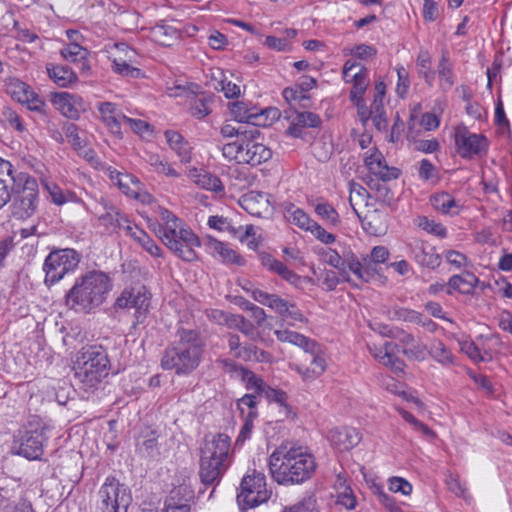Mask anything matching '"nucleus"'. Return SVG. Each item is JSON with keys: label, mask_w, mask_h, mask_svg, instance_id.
<instances>
[{"label": "nucleus", "mask_w": 512, "mask_h": 512, "mask_svg": "<svg viewBox=\"0 0 512 512\" xmlns=\"http://www.w3.org/2000/svg\"><path fill=\"white\" fill-rule=\"evenodd\" d=\"M365 165L368 170L383 182L397 179L400 175L399 169L389 167L380 152H375L365 158Z\"/></svg>", "instance_id": "b1692460"}, {"label": "nucleus", "mask_w": 512, "mask_h": 512, "mask_svg": "<svg viewBox=\"0 0 512 512\" xmlns=\"http://www.w3.org/2000/svg\"><path fill=\"white\" fill-rule=\"evenodd\" d=\"M260 395L265 396L269 402H275L280 406L287 407V394L282 390L272 388L266 384Z\"/></svg>", "instance_id": "338daca9"}, {"label": "nucleus", "mask_w": 512, "mask_h": 512, "mask_svg": "<svg viewBox=\"0 0 512 512\" xmlns=\"http://www.w3.org/2000/svg\"><path fill=\"white\" fill-rule=\"evenodd\" d=\"M46 69L50 79L60 87H67L78 79L74 71L67 66L48 64Z\"/></svg>", "instance_id": "f704fd0d"}, {"label": "nucleus", "mask_w": 512, "mask_h": 512, "mask_svg": "<svg viewBox=\"0 0 512 512\" xmlns=\"http://www.w3.org/2000/svg\"><path fill=\"white\" fill-rule=\"evenodd\" d=\"M416 225L422 230L426 231L429 234H432L438 238H446L447 229L441 223L436 222L433 219H430L426 216H419L415 220Z\"/></svg>", "instance_id": "49530a36"}, {"label": "nucleus", "mask_w": 512, "mask_h": 512, "mask_svg": "<svg viewBox=\"0 0 512 512\" xmlns=\"http://www.w3.org/2000/svg\"><path fill=\"white\" fill-rule=\"evenodd\" d=\"M111 289L112 283L106 273L89 271L75 279L65 294V305L75 312L90 313L106 301Z\"/></svg>", "instance_id": "f03ea898"}, {"label": "nucleus", "mask_w": 512, "mask_h": 512, "mask_svg": "<svg viewBox=\"0 0 512 512\" xmlns=\"http://www.w3.org/2000/svg\"><path fill=\"white\" fill-rule=\"evenodd\" d=\"M399 345L394 342H385L382 346H368L370 353L381 364L389 367L395 374L399 375L404 371V362L395 356Z\"/></svg>", "instance_id": "a211bd4d"}, {"label": "nucleus", "mask_w": 512, "mask_h": 512, "mask_svg": "<svg viewBox=\"0 0 512 512\" xmlns=\"http://www.w3.org/2000/svg\"><path fill=\"white\" fill-rule=\"evenodd\" d=\"M81 258V254L72 248L53 249L46 256L43 263L44 284L51 287L66 275L73 273L77 269Z\"/></svg>", "instance_id": "39448f33"}, {"label": "nucleus", "mask_w": 512, "mask_h": 512, "mask_svg": "<svg viewBox=\"0 0 512 512\" xmlns=\"http://www.w3.org/2000/svg\"><path fill=\"white\" fill-rule=\"evenodd\" d=\"M158 433L156 430L145 429L136 442V452L143 458H155L159 455Z\"/></svg>", "instance_id": "bb28decb"}, {"label": "nucleus", "mask_w": 512, "mask_h": 512, "mask_svg": "<svg viewBox=\"0 0 512 512\" xmlns=\"http://www.w3.org/2000/svg\"><path fill=\"white\" fill-rule=\"evenodd\" d=\"M270 498L266 478L261 472L253 471L243 477L237 501L243 508H255Z\"/></svg>", "instance_id": "6e6552de"}, {"label": "nucleus", "mask_w": 512, "mask_h": 512, "mask_svg": "<svg viewBox=\"0 0 512 512\" xmlns=\"http://www.w3.org/2000/svg\"><path fill=\"white\" fill-rule=\"evenodd\" d=\"M201 456L204 459H211L231 464L230 437L223 433L210 434L205 436Z\"/></svg>", "instance_id": "2eb2a0df"}, {"label": "nucleus", "mask_w": 512, "mask_h": 512, "mask_svg": "<svg viewBox=\"0 0 512 512\" xmlns=\"http://www.w3.org/2000/svg\"><path fill=\"white\" fill-rule=\"evenodd\" d=\"M477 283L478 278L473 273L466 272L461 275H454L448 281L449 289L447 293L451 294V290H456L462 294H471Z\"/></svg>", "instance_id": "72a5a7b5"}, {"label": "nucleus", "mask_w": 512, "mask_h": 512, "mask_svg": "<svg viewBox=\"0 0 512 512\" xmlns=\"http://www.w3.org/2000/svg\"><path fill=\"white\" fill-rule=\"evenodd\" d=\"M268 203L267 195L256 191H250L240 199L242 208L254 216H261L263 210H267Z\"/></svg>", "instance_id": "473e14b6"}, {"label": "nucleus", "mask_w": 512, "mask_h": 512, "mask_svg": "<svg viewBox=\"0 0 512 512\" xmlns=\"http://www.w3.org/2000/svg\"><path fill=\"white\" fill-rule=\"evenodd\" d=\"M285 216L289 222L305 231H309L316 222L302 209L295 207L293 204H289V206L285 208Z\"/></svg>", "instance_id": "ea45409f"}, {"label": "nucleus", "mask_w": 512, "mask_h": 512, "mask_svg": "<svg viewBox=\"0 0 512 512\" xmlns=\"http://www.w3.org/2000/svg\"><path fill=\"white\" fill-rule=\"evenodd\" d=\"M248 140L246 139V142ZM244 143L245 140L243 139V142L241 140H232L223 144L221 148L223 156L228 160H235L239 163L243 162L241 156L242 152H244Z\"/></svg>", "instance_id": "603ef678"}, {"label": "nucleus", "mask_w": 512, "mask_h": 512, "mask_svg": "<svg viewBox=\"0 0 512 512\" xmlns=\"http://www.w3.org/2000/svg\"><path fill=\"white\" fill-rule=\"evenodd\" d=\"M430 356L441 364H450L453 362V355L445 344L436 340L431 344L429 349Z\"/></svg>", "instance_id": "864d4df0"}, {"label": "nucleus", "mask_w": 512, "mask_h": 512, "mask_svg": "<svg viewBox=\"0 0 512 512\" xmlns=\"http://www.w3.org/2000/svg\"><path fill=\"white\" fill-rule=\"evenodd\" d=\"M112 69L115 73L124 77L136 79L142 75V72L139 68L131 66L125 60L122 59L115 58L112 61Z\"/></svg>", "instance_id": "bf43d9fd"}, {"label": "nucleus", "mask_w": 512, "mask_h": 512, "mask_svg": "<svg viewBox=\"0 0 512 512\" xmlns=\"http://www.w3.org/2000/svg\"><path fill=\"white\" fill-rule=\"evenodd\" d=\"M283 512H319L315 496L308 495L291 507L285 508Z\"/></svg>", "instance_id": "e2e57ef3"}, {"label": "nucleus", "mask_w": 512, "mask_h": 512, "mask_svg": "<svg viewBox=\"0 0 512 512\" xmlns=\"http://www.w3.org/2000/svg\"><path fill=\"white\" fill-rule=\"evenodd\" d=\"M227 325L230 328L237 329L246 336H251L254 331L253 325L240 315H230V319Z\"/></svg>", "instance_id": "0e129e2a"}, {"label": "nucleus", "mask_w": 512, "mask_h": 512, "mask_svg": "<svg viewBox=\"0 0 512 512\" xmlns=\"http://www.w3.org/2000/svg\"><path fill=\"white\" fill-rule=\"evenodd\" d=\"M63 130L66 138L68 139L69 143L74 147V149L79 150L83 148L84 142L79 136L78 127L75 124L65 123Z\"/></svg>", "instance_id": "774afa93"}, {"label": "nucleus", "mask_w": 512, "mask_h": 512, "mask_svg": "<svg viewBox=\"0 0 512 512\" xmlns=\"http://www.w3.org/2000/svg\"><path fill=\"white\" fill-rule=\"evenodd\" d=\"M330 440L339 450L346 451L360 443L361 434L356 428L341 427L330 432Z\"/></svg>", "instance_id": "393cba45"}, {"label": "nucleus", "mask_w": 512, "mask_h": 512, "mask_svg": "<svg viewBox=\"0 0 512 512\" xmlns=\"http://www.w3.org/2000/svg\"><path fill=\"white\" fill-rule=\"evenodd\" d=\"M220 134L223 138L227 140H241L243 142V139H252L253 137V131H251V126H245V125H238L233 126L230 123H226L221 126L220 128Z\"/></svg>", "instance_id": "a19ab883"}, {"label": "nucleus", "mask_w": 512, "mask_h": 512, "mask_svg": "<svg viewBox=\"0 0 512 512\" xmlns=\"http://www.w3.org/2000/svg\"><path fill=\"white\" fill-rule=\"evenodd\" d=\"M150 306V293L145 286L125 289L115 301L119 309H135L136 324L144 322Z\"/></svg>", "instance_id": "9b49d317"}, {"label": "nucleus", "mask_w": 512, "mask_h": 512, "mask_svg": "<svg viewBox=\"0 0 512 512\" xmlns=\"http://www.w3.org/2000/svg\"><path fill=\"white\" fill-rule=\"evenodd\" d=\"M11 214L18 220H26L34 215L39 203L37 180L30 175L18 179V187L13 192Z\"/></svg>", "instance_id": "423d86ee"}, {"label": "nucleus", "mask_w": 512, "mask_h": 512, "mask_svg": "<svg viewBox=\"0 0 512 512\" xmlns=\"http://www.w3.org/2000/svg\"><path fill=\"white\" fill-rule=\"evenodd\" d=\"M230 111L234 119L239 123H247V126H265V123H261L259 119L264 113H271L273 118H278V110L270 109L265 110L262 113H258L254 108H248L247 104L242 101H236L230 104Z\"/></svg>", "instance_id": "aec40b11"}, {"label": "nucleus", "mask_w": 512, "mask_h": 512, "mask_svg": "<svg viewBox=\"0 0 512 512\" xmlns=\"http://www.w3.org/2000/svg\"><path fill=\"white\" fill-rule=\"evenodd\" d=\"M353 67L352 60L349 59L343 66V78L347 83H353L364 89L369 85L368 70L365 67H360L355 74H350V68Z\"/></svg>", "instance_id": "37998d69"}, {"label": "nucleus", "mask_w": 512, "mask_h": 512, "mask_svg": "<svg viewBox=\"0 0 512 512\" xmlns=\"http://www.w3.org/2000/svg\"><path fill=\"white\" fill-rule=\"evenodd\" d=\"M251 131H253V137L247 142L245 141L241 160L251 166H258L269 161L273 153L269 147L260 141L261 131L256 125L251 126Z\"/></svg>", "instance_id": "4468645a"}, {"label": "nucleus", "mask_w": 512, "mask_h": 512, "mask_svg": "<svg viewBox=\"0 0 512 512\" xmlns=\"http://www.w3.org/2000/svg\"><path fill=\"white\" fill-rule=\"evenodd\" d=\"M176 238L178 251H172L177 257L186 262H193L198 259L195 247L200 246L199 238L189 228H181Z\"/></svg>", "instance_id": "4be33fe9"}, {"label": "nucleus", "mask_w": 512, "mask_h": 512, "mask_svg": "<svg viewBox=\"0 0 512 512\" xmlns=\"http://www.w3.org/2000/svg\"><path fill=\"white\" fill-rule=\"evenodd\" d=\"M144 161L153 167L154 171L168 177L178 178L180 174L163 159L159 154L146 151L143 155Z\"/></svg>", "instance_id": "58836bf2"}, {"label": "nucleus", "mask_w": 512, "mask_h": 512, "mask_svg": "<svg viewBox=\"0 0 512 512\" xmlns=\"http://www.w3.org/2000/svg\"><path fill=\"white\" fill-rule=\"evenodd\" d=\"M99 512H128L131 494L115 477H107L96 494Z\"/></svg>", "instance_id": "0eeeda50"}, {"label": "nucleus", "mask_w": 512, "mask_h": 512, "mask_svg": "<svg viewBox=\"0 0 512 512\" xmlns=\"http://www.w3.org/2000/svg\"><path fill=\"white\" fill-rule=\"evenodd\" d=\"M0 512H35L27 499L14 500L13 490L0 488Z\"/></svg>", "instance_id": "7c9ffc66"}, {"label": "nucleus", "mask_w": 512, "mask_h": 512, "mask_svg": "<svg viewBox=\"0 0 512 512\" xmlns=\"http://www.w3.org/2000/svg\"><path fill=\"white\" fill-rule=\"evenodd\" d=\"M455 144L462 158H472L487 150V139L481 134L471 133L467 127L459 125L455 129Z\"/></svg>", "instance_id": "f8f14e48"}, {"label": "nucleus", "mask_w": 512, "mask_h": 512, "mask_svg": "<svg viewBox=\"0 0 512 512\" xmlns=\"http://www.w3.org/2000/svg\"><path fill=\"white\" fill-rule=\"evenodd\" d=\"M207 247L212 255H219L224 264H236L239 266L244 265V259L231 249L227 244L214 238H209Z\"/></svg>", "instance_id": "c756f323"}, {"label": "nucleus", "mask_w": 512, "mask_h": 512, "mask_svg": "<svg viewBox=\"0 0 512 512\" xmlns=\"http://www.w3.org/2000/svg\"><path fill=\"white\" fill-rule=\"evenodd\" d=\"M22 175L29 174L18 172L11 162L0 157V209L12 199V194L18 187V179Z\"/></svg>", "instance_id": "dca6fc26"}, {"label": "nucleus", "mask_w": 512, "mask_h": 512, "mask_svg": "<svg viewBox=\"0 0 512 512\" xmlns=\"http://www.w3.org/2000/svg\"><path fill=\"white\" fill-rule=\"evenodd\" d=\"M61 56L70 62L86 60L88 51L78 43H70L60 50Z\"/></svg>", "instance_id": "5fc2aeb1"}, {"label": "nucleus", "mask_w": 512, "mask_h": 512, "mask_svg": "<svg viewBox=\"0 0 512 512\" xmlns=\"http://www.w3.org/2000/svg\"><path fill=\"white\" fill-rule=\"evenodd\" d=\"M105 209L106 212L98 217L99 225L106 233L117 234L121 226L128 222V216L114 205L106 206Z\"/></svg>", "instance_id": "a878e982"}, {"label": "nucleus", "mask_w": 512, "mask_h": 512, "mask_svg": "<svg viewBox=\"0 0 512 512\" xmlns=\"http://www.w3.org/2000/svg\"><path fill=\"white\" fill-rule=\"evenodd\" d=\"M193 176L196 178L195 183L203 189L216 193L224 190L221 180L215 175L203 172Z\"/></svg>", "instance_id": "09e8293b"}, {"label": "nucleus", "mask_w": 512, "mask_h": 512, "mask_svg": "<svg viewBox=\"0 0 512 512\" xmlns=\"http://www.w3.org/2000/svg\"><path fill=\"white\" fill-rule=\"evenodd\" d=\"M242 379L246 382V388L248 390H254V394L260 395L262 390L264 389L266 383L256 376L252 371L243 368L240 366Z\"/></svg>", "instance_id": "052dcab7"}, {"label": "nucleus", "mask_w": 512, "mask_h": 512, "mask_svg": "<svg viewBox=\"0 0 512 512\" xmlns=\"http://www.w3.org/2000/svg\"><path fill=\"white\" fill-rule=\"evenodd\" d=\"M192 497L193 492L187 486H179L170 492L161 510L144 508L141 512H190L188 501Z\"/></svg>", "instance_id": "6ab92c4d"}, {"label": "nucleus", "mask_w": 512, "mask_h": 512, "mask_svg": "<svg viewBox=\"0 0 512 512\" xmlns=\"http://www.w3.org/2000/svg\"><path fill=\"white\" fill-rule=\"evenodd\" d=\"M180 223V219L178 217H175L165 225H161L159 229L160 239L170 251L179 250L177 248L178 244L176 242V238H178L179 230L182 228L180 227Z\"/></svg>", "instance_id": "e433bc0d"}, {"label": "nucleus", "mask_w": 512, "mask_h": 512, "mask_svg": "<svg viewBox=\"0 0 512 512\" xmlns=\"http://www.w3.org/2000/svg\"><path fill=\"white\" fill-rule=\"evenodd\" d=\"M327 367L325 354L315 343L312 351L304 352V359L295 365V370L304 382H310L320 377Z\"/></svg>", "instance_id": "ddd939ff"}, {"label": "nucleus", "mask_w": 512, "mask_h": 512, "mask_svg": "<svg viewBox=\"0 0 512 512\" xmlns=\"http://www.w3.org/2000/svg\"><path fill=\"white\" fill-rule=\"evenodd\" d=\"M416 63L419 68V74L422 75L429 86H433L435 72L431 70V57L428 51H420Z\"/></svg>", "instance_id": "de8ad7c7"}, {"label": "nucleus", "mask_w": 512, "mask_h": 512, "mask_svg": "<svg viewBox=\"0 0 512 512\" xmlns=\"http://www.w3.org/2000/svg\"><path fill=\"white\" fill-rule=\"evenodd\" d=\"M392 336L402 345V352L405 356L419 361L425 359L427 347L420 339L403 329H398L396 335Z\"/></svg>", "instance_id": "5701e85b"}, {"label": "nucleus", "mask_w": 512, "mask_h": 512, "mask_svg": "<svg viewBox=\"0 0 512 512\" xmlns=\"http://www.w3.org/2000/svg\"><path fill=\"white\" fill-rule=\"evenodd\" d=\"M97 109L100 113L101 120L107 126V128L115 135L121 134V123L123 122L121 114L116 104L112 102H99L97 103Z\"/></svg>", "instance_id": "cd10ccee"}, {"label": "nucleus", "mask_w": 512, "mask_h": 512, "mask_svg": "<svg viewBox=\"0 0 512 512\" xmlns=\"http://www.w3.org/2000/svg\"><path fill=\"white\" fill-rule=\"evenodd\" d=\"M411 258L421 267L436 269L441 264V256L431 244L420 239H414L408 244Z\"/></svg>", "instance_id": "f3484780"}, {"label": "nucleus", "mask_w": 512, "mask_h": 512, "mask_svg": "<svg viewBox=\"0 0 512 512\" xmlns=\"http://www.w3.org/2000/svg\"><path fill=\"white\" fill-rule=\"evenodd\" d=\"M211 98L205 94H199L194 96L190 100V113L197 119H203L211 113L210 103Z\"/></svg>", "instance_id": "c03bdc74"}, {"label": "nucleus", "mask_w": 512, "mask_h": 512, "mask_svg": "<svg viewBox=\"0 0 512 512\" xmlns=\"http://www.w3.org/2000/svg\"><path fill=\"white\" fill-rule=\"evenodd\" d=\"M349 202L354 210L357 213L356 205L360 202L365 201V199L369 196L368 191L360 184L350 181L349 182Z\"/></svg>", "instance_id": "680f3d73"}, {"label": "nucleus", "mask_w": 512, "mask_h": 512, "mask_svg": "<svg viewBox=\"0 0 512 512\" xmlns=\"http://www.w3.org/2000/svg\"><path fill=\"white\" fill-rule=\"evenodd\" d=\"M47 440L43 429L20 430L14 436L11 446L13 453L28 460H39L43 454L44 442Z\"/></svg>", "instance_id": "1a4fd4ad"}, {"label": "nucleus", "mask_w": 512, "mask_h": 512, "mask_svg": "<svg viewBox=\"0 0 512 512\" xmlns=\"http://www.w3.org/2000/svg\"><path fill=\"white\" fill-rule=\"evenodd\" d=\"M461 349L470 359L475 362H484L492 358V356L487 352L482 354L479 347L473 342L463 343Z\"/></svg>", "instance_id": "69168bd1"}, {"label": "nucleus", "mask_w": 512, "mask_h": 512, "mask_svg": "<svg viewBox=\"0 0 512 512\" xmlns=\"http://www.w3.org/2000/svg\"><path fill=\"white\" fill-rule=\"evenodd\" d=\"M5 92L14 100L25 105L28 110L43 113L47 107L45 101L19 78L7 77L4 80Z\"/></svg>", "instance_id": "9d476101"}, {"label": "nucleus", "mask_w": 512, "mask_h": 512, "mask_svg": "<svg viewBox=\"0 0 512 512\" xmlns=\"http://www.w3.org/2000/svg\"><path fill=\"white\" fill-rule=\"evenodd\" d=\"M178 339L164 351L161 366L177 375H189L201 363L204 344L200 334L195 330L180 329Z\"/></svg>", "instance_id": "7ed1b4c3"}, {"label": "nucleus", "mask_w": 512, "mask_h": 512, "mask_svg": "<svg viewBox=\"0 0 512 512\" xmlns=\"http://www.w3.org/2000/svg\"><path fill=\"white\" fill-rule=\"evenodd\" d=\"M322 260L339 271L342 281L349 282L350 276L347 269L343 268L341 253L332 248H325L320 253Z\"/></svg>", "instance_id": "79ce46f5"}, {"label": "nucleus", "mask_w": 512, "mask_h": 512, "mask_svg": "<svg viewBox=\"0 0 512 512\" xmlns=\"http://www.w3.org/2000/svg\"><path fill=\"white\" fill-rule=\"evenodd\" d=\"M430 203L433 208L445 215H456L460 206L457 204L455 198L447 192L435 193L430 197Z\"/></svg>", "instance_id": "4c0bfd02"}, {"label": "nucleus", "mask_w": 512, "mask_h": 512, "mask_svg": "<svg viewBox=\"0 0 512 512\" xmlns=\"http://www.w3.org/2000/svg\"><path fill=\"white\" fill-rule=\"evenodd\" d=\"M208 225L210 228L228 232L232 236H237V233L241 230V227H235L232 225L231 221L223 216H210L208 219Z\"/></svg>", "instance_id": "13d9d810"}, {"label": "nucleus", "mask_w": 512, "mask_h": 512, "mask_svg": "<svg viewBox=\"0 0 512 512\" xmlns=\"http://www.w3.org/2000/svg\"><path fill=\"white\" fill-rule=\"evenodd\" d=\"M110 368L107 351L101 345L84 346L77 353L73 366L75 378L89 388L101 383Z\"/></svg>", "instance_id": "20e7f679"}, {"label": "nucleus", "mask_w": 512, "mask_h": 512, "mask_svg": "<svg viewBox=\"0 0 512 512\" xmlns=\"http://www.w3.org/2000/svg\"><path fill=\"white\" fill-rule=\"evenodd\" d=\"M316 468L314 455L302 445L283 443L269 457L271 476L281 485L302 484L312 478Z\"/></svg>", "instance_id": "f257e3e1"}, {"label": "nucleus", "mask_w": 512, "mask_h": 512, "mask_svg": "<svg viewBox=\"0 0 512 512\" xmlns=\"http://www.w3.org/2000/svg\"><path fill=\"white\" fill-rule=\"evenodd\" d=\"M80 101V97L68 92H57L52 95V102L57 105L61 113L69 119L79 118L80 110L77 108V104H79Z\"/></svg>", "instance_id": "c85d7f7f"}, {"label": "nucleus", "mask_w": 512, "mask_h": 512, "mask_svg": "<svg viewBox=\"0 0 512 512\" xmlns=\"http://www.w3.org/2000/svg\"><path fill=\"white\" fill-rule=\"evenodd\" d=\"M230 466L229 462H221L211 459L200 458L199 476L201 483L205 486H217Z\"/></svg>", "instance_id": "412c9836"}, {"label": "nucleus", "mask_w": 512, "mask_h": 512, "mask_svg": "<svg viewBox=\"0 0 512 512\" xmlns=\"http://www.w3.org/2000/svg\"><path fill=\"white\" fill-rule=\"evenodd\" d=\"M138 237H135V241L141 245V247L147 251L151 256L161 257L162 249L156 244V242L142 229H137Z\"/></svg>", "instance_id": "6e6d98bb"}, {"label": "nucleus", "mask_w": 512, "mask_h": 512, "mask_svg": "<svg viewBox=\"0 0 512 512\" xmlns=\"http://www.w3.org/2000/svg\"><path fill=\"white\" fill-rule=\"evenodd\" d=\"M314 212L327 223L336 226L340 223L338 212L327 202H319L314 207Z\"/></svg>", "instance_id": "3c124183"}, {"label": "nucleus", "mask_w": 512, "mask_h": 512, "mask_svg": "<svg viewBox=\"0 0 512 512\" xmlns=\"http://www.w3.org/2000/svg\"><path fill=\"white\" fill-rule=\"evenodd\" d=\"M437 73L440 79V87L443 91H448L454 84L453 73L448 58L443 55L439 64Z\"/></svg>", "instance_id": "8fccbe9b"}, {"label": "nucleus", "mask_w": 512, "mask_h": 512, "mask_svg": "<svg viewBox=\"0 0 512 512\" xmlns=\"http://www.w3.org/2000/svg\"><path fill=\"white\" fill-rule=\"evenodd\" d=\"M164 136L169 147L177 154L181 162L189 163L192 158V147L188 141L178 131L174 130H166Z\"/></svg>", "instance_id": "2f4dec72"}, {"label": "nucleus", "mask_w": 512, "mask_h": 512, "mask_svg": "<svg viewBox=\"0 0 512 512\" xmlns=\"http://www.w3.org/2000/svg\"><path fill=\"white\" fill-rule=\"evenodd\" d=\"M387 314L391 320H401L410 323L420 322V313L408 308L395 307L389 309Z\"/></svg>", "instance_id": "4d7b16f0"}, {"label": "nucleus", "mask_w": 512, "mask_h": 512, "mask_svg": "<svg viewBox=\"0 0 512 512\" xmlns=\"http://www.w3.org/2000/svg\"><path fill=\"white\" fill-rule=\"evenodd\" d=\"M274 334L278 341L287 342L298 346L302 348L304 352L312 351L314 344L316 343L314 340L306 337L305 335L295 331H290L288 329L275 330Z\"/></svg>", "instance_id": "c9c22d12"}, {"label": "nucleus", "mask_w": 512, "mask_h": 512, "mask_svg": "<svg viewBox=\"0 0 512 512\" xmlns=\"http://www.w3.org/2000/svg\"><path fill=\"white\" fill-rule=\"evenodd\" d=\"M321 124L320 117L312 112H301L297 113L295 118L293 119L292 125L289 127V130L296 135V130L298 127H311L316 128Z\"/></svg>", "instance_id": "a18cd8bd"}]
</instances>
